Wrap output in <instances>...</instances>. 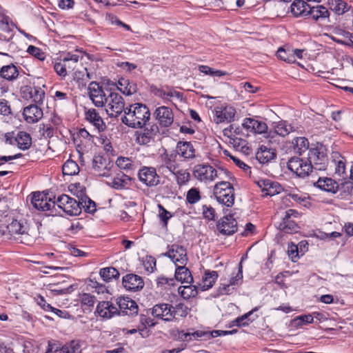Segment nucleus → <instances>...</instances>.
Segmentation results:
<instances>
[{
    "label": "nucleus",
    "instance_id": "obj_1",
    "mask_svg": "<svg viewBox=\"0 0 353 353\" xmlns=\"http://www.w3.org/2000/svg\"><path fill=\"white\" fill-rule=\"evenodd\" d=\"M150 117L149 108L142 103H134L126 108L122 122L128 127L142 128L146 125Z\"/></svg>",
    "mask_w": 353,
    "mask_h": 353
},
{
    "label": "nucleus",
    "instance_id": "obj_2",
    "mask_svg": "<svg viewBox=\"0 0 353 353\" xmlns=\"http://www.w3.org/2000/svg\"><path fill=\"white\" fill-rule=\"evenodd\" d=\"M326 148L322 145L317 143L314 148L308 150L307 162L312 165V171L325 170L328 165V158Z\"/></svg>",
    "mask_w": 353,
    "mask_h": 353
},
{
    "label": "nucleus",
    "instance_id": "obj_3",
    "mask_svg": "<svg viewBox=\"0 0 353 353\" xmlns=\"http://www.w3.org/2000/svg\"><path fill=\"white\" fill-rule=\"evenodd\" d=\"M227 170L219 168L216 170L213 166L209 164H199L194 166L193 170V176L198 181L201 182L213 181L215 179H221L223 174H228Z\"/></svg>",
    "mask_w": 353,
    "mask_h": 353
},
{
    "label": "nucleus",
    "instance_id": "obj_4",
    "mask_svg": "<svg viewBox=\"0 0 353 353\" xmlns=\"http://www.w3.org/2000/svg\"><path fill=\"white\" fill-rule=\"evenodd\" d=\"M214 194L220 203L231 207L234 202V189L228 181H220L214 187Z\"/></svg>",
    "mask_w": 353,
    "mask_h": 353
},
{
    "label": "nucleus",
    "instance_id": "obj_5",
    "mask_svg": "<svg viewBox=\"0 0 353 353\" xmlns=\"http://www.w3.org/2000/svg\"><path fill=\"white\" fill-rule=\"evenodd\" d=\"M55 208L57 207L61 210L66 214L70 216H77L81 212V207L79 205V200L62 194L54 200Z\"/></svg>",
    "mask_w": 353,
    "mask_h": 353
},
{
    "label": "nucleus",
    "instance_id": "obj_6",
    "mask_svg": "<svg viewBox=\"0 0 353 353\" xmlns=\"http://www.w3.org/2000/svg\"><path fill=\"white\" fill-rule=\"evenodd\" d=\"M31 203L34 208L39 211L49 212V214L55 215L59 212L55 208L54 201H52L48 194L40 192H34L31 199Z\"/></svg>",
    "mask_w": 353,
    "mask_h": 353
},
{
    "label": "nucleus",
    "instance_id": "obj_7",
    "mask_svg": "<svg viewBox=\"0 0 353 353\" xmlns=\"http://www.w3.org/2000/svg\"><path fill=\"white\" fill-rule=\"evenodd\" d=\"M108 91L110 93L106 97L105 103V104H107V114L110 117H117L125 110L123 98L117 92H110V90Z\"/></svg>",
    "mask_w": 353,
    "mask_h": 353
},
{
    "label": "nucleus",
    "instance_id": "obj_8",
    "mask_svg": "<svg viewBox=\"0 0 353 353\" xmlns=\"http://www.w3.org/2000/svg\"><path fill=\"white\" fill-rule=\"evenodd\" d=\"M288 168L299 178H305L312 173V165L307 159L298 157H291L288 161Z\"/></svg>",
    "mask_w": 353,
    "mask_h": 353
},
{
    "label": "nucleus",
    "instance_id": "obj_9",
    "mask_svg": "<svg viewBox=\"0 0 353 353\" xmlns=\"http://www.w3.org/2000/svg\"><path fill=\"white\" fill-rule=\"evenodd\" d=\"M300 215V213L296 210L289 209L286 210L278 228L285 233H296L300 227L296 223L294 219L299 218Z\"/></svg>",
    "mask_w": 353,
    "mask_h": 353
},
{
    "label": "nucleus",
    "instance_id": "obj_10",
    "mask_svg": "<svg viewBox=\"0 0 353 353\" xmlns=\"http://www.w3.org/2000/svg\"><path fill=\"white\" fill-rule=\"evenodd\" d=\"M139 179L148 187L157 186L160 183V176L153 167H143L138 172Z\"/></svg>",
    "mask_w": 353,
    "mask_h": 353
},
{
    "label": "nucleus",
    "instance_id": "obj_11",
    "mask_svg": "<svg viewBox=\"0 0 353 353\" xmlns=\"http://www.w3.org/2000/svg\"><path fill=\"white\" fill-rule=\"evenodd\" d=\"M216 229L221 234L232 235L238 230L237 221L232 214H227L217 222Z\"/></svg>",
    "mask_w": 353,
    "mask_h": 353
},
{
    "label": "nucleus",
    "instance_id": "obj_12",
    "mask_svg": "<svg viewBox=\"0 0 353 353\" xmlns=\"http://www.w3.org/2000/svg\"><path fill=\"white\" fill-rule=\"evenodd\" d=\"M164 255L170 258L174 263L175 265L187 264L188 260L186 249L178 244L170 245L168 251Z\"/></svg>",
    "mask_w": 353,
    "mask_h": 353
},
{
    "label": "nucleus",
    "instance_id": "obj_13",
    "mask_svg": "<svg viewBox=\"0 0 353 353\" xmlns=\"http://www.w3.org/2000/svg\"><path fill=\"white\" fill-rule=\"evenodd\" d=\"M113 163L101 155L94 156L92 160V169L99 176L108 177L111 175Z\"/></svg>",
    "mask_w": 353,
    "mask_h": 353
},
{
    "label": "nucleus",
    "instance_id": "obj_14",
    "mask_svg": "<svg viewBox=\"0 0 353 353\" xmlns=\"http://www.w3.org/2000/svg\"><path fill=\"white\" fill-rule=\"evenodd\" d=\"M153 114L159 125L163 128H168L174 122V114L169 107L160 106L155 110Z\"/></svg>",
    "mask_w": 353,
    "mask_h": 353
},
{
    "label": "nucleus",
    "instance_id": "obj_15",
    "mask_svg": "<svg viewBox=\"0 0 353 353\" xmlns=\"http://www.w3.org/2000/svg\"><path fill=\"white\" fill-rule=\"evenodd\" d=\"M89 96L97 107H103L105 103L106 94L99 83L93 81L88 85Z\"/></svg>",
    "mask_w": 353,
    "mask_h": 353
},
{
    "label": "nucleus",
    "instance_id": "obj_16",
    "mask_svg": "<svg viewBox=\"0 0 353 353\" xmlns=\"http://www.w3.org/2000/svg\"><path fill=\"white\" fill-rule=\"evenodd\" d=\"M173 306L172 305L159 303L153 306L152 314L154 317L165 321H171L175 319V313H173Z\"/></svg>",
    "mask_w": 353,
    "mask_h": 353
},
{
    "label": "nucleus",
    "instance_id": "obj_17",
    "mask_svg": "<svg viewBox=\"0 0 353 353\" xmlns=\"http://www.w3.org/2000/svg\"><path fill=\"white\" fill-rule=\"evenodd\" d=\"M117 304L119 305V314L128 316L137 315L139 307L137 303L129 297H119L117 299Z\"/></svg>",
    "mask_w": 353,
    "mask_h": 353
},
{
    "label": "nucleus",
    "instance_id": "obj_18",
    "mask_svg": "<svg viewBox=\"0 0 353 353\" xmlns=\"http://www.w3.org/2000/svg\"><path fill=\"white\" fill-rule=\"evenodd\" d=\"M14 27L8 16L0 15V41H10L14 37Z\"/></svg>",
    "mask_w": 353,
    "mask_h": 353
},
{
    "label": "nucleus",
    "instance_id": "obj_19",
    "mask_svg": "<svg viewBox=\"0 0 353 353\" xmlns=\"http://www.w3.org/2000/svg\"><path fill=\"white\" fill-rule=\"evenodd\" d=\"M236 110L231 106H217L214 110V121L216 123L231 122L234 120Z\"/></svg>",
    "mask_w": 353,
    "mask_h": 353
},
{
    "label": "nucleus",
    "instance_id": "obj_20",
    "mask_svg": "<svg viewBox=\"0 0 353 353\" xmlns=\"http://www.w3.org/2000/svg\"><path fill=\"white\" fill-rule=\"evenodd\" d=\"M242 127L246 130L248 133L263 134L268 130V125L264 121L254 118H245L242 123Z\"/></svg>",
    "mask_w": 353,
    "mask_h": 353
},
{
    "label": "nucleus",
    "instance_id": "obj_21",
    "mask_svg": "<svg viewBox=\"0 0 353 353\" xmlns=\"http://www.w3.org/2000/svg\"><path fill=\"white\" fill-rule=\"evenodd\" d=\"M257 185L261 189L263 196H274L279 194L283 190L281 185L270 179H261L257 181Z\"/></svg>",
    "mask_w": 353,
    "mask_h": 353
},
{
    "label": "nucleus",
    "instance_id": "obj_22",
    "mask_svg": "<svg viewBox=\"0 0 353 353\" xmlns=\"http://www.w3.org/2000/svg\"><path fill=\"white\" fill-rule=\"evenodd\" d=\"M123 287L130 291H139L141 290L144 286V282L143 279L134 274H128L123 277Z\"/></svg>",
    "mask_w": 353,
    "mask_h": 353
},
{
    "label": "nucleus",
    "instance_id": "obj_23",
    "mask_svg": "<svg viewBox=\"0 0 353 353\" xmlns=\"http://www.w3.org/2000/svg\"><path fill=\"white\" fill-rule=\"evenodd\" d=\"M96 312L103 319H110L119 314L118 308L110 301L99 302L97 306Z\"/></svg>",
    "mask_w": 353,
    "mask_h": 353
},
{
    "label": "nucleus",
    "instance_id": "obj_24",
    "mask_svg": "<svg viewBox=\"0 0 353 353\" xmlns=\"http://www.w3.org/2000/svg\"><path fill=\"white\" fill-rule=\"evenodd\" d=\"M85 119L91 123L99 132H103L106 128V125L98 111L91 108L85 111Z\"/></svg>",
    "mask_w": 353,
    "mask_h": 353
},
{
    "label": "nucleus",
    "instance_id": "obj_25",
    "mask_svg": "<svg viewBox=\"0 0 353 353\" xmlns=\"http://www.w3.org/2000/svg\"><path fill=\"white\" fill-rule=\"evenodd\" d=\"M38 104H32L23 109V115L25 120L29 123L39 121L43 117V110Z\"/></svg>",
    "mask_w": 353,
    "mask_h": 353
},
{
    "label": "nucleus",
    "instance_id": "obj_26",
    "mask_svg": "<svg viewBox=\"0 0 353 353\" xmlns=\"http://www.w3.org/2000/svg\"><path fill=\"white\" fill-rule=\"evenodd\" d=\"M159 132V127L156 124L145 128L143 131L137 134V141L139 144L147 145L154 139L155 135Z\"/></svg>",
    "mask_w": 353,
    "mask_h": 353
},
{
    "label": "nucleus",
    "instance_id": "obj_27",
    "mask_svg": "<svg viewBox=\"0 0 353 353\" xmlns=\"http://www.w3.org/2000/svg\"><path fill=\"white\" fill-rule=\"evenodd\" d=\"M308 16L315 21L329 22L330 12L327 8L323 6L310 7L307 12Z\"/></svg>",
    "mask_w": 353,
    "mask_h": 353
},
{
    "label": "nucleus",
    "instance_id": "obj_28",
    "mask_svg": "<svg viewBox=\"0 0 353 353\" xmlns=\"http://www.w3.org/2000/svg\"><path fill=\"white\" fill-rule=\"evenodd\" d=\"M23 94H28L29 97L35 104L42 105L45 98V91L39 86H25Z\"/></svg>",
    "mask_w": 353,
    "mask_h": 353
},
{
    "label": "nucleus",
    "instance_id": "obj_29",
    "mask_svg": "<svg viewBox=\"0 0 353 353\" xmlns=\"http://www.w3.org/2000/svg\"><path fill=\"white\" fill-rule=\"evenodd\" d=\"M176 154L184 159H193L195 157V150L190 142L179 141L176 148Z\"/></svg>",
    "mask_w": 353,
    "mask_h": 353
},
{
    "label": "nucleus",
    "instance_id": "obj_30",
    "mask_svg": "<svg viewBox=\"0 0 353 353\" xmlns=\"http://www.w3.org/2000/svg\"><path fill=\"white\" fill-rule=\"evenodd\" d=\"M276 154L275 150L269 148L265 145H261L256 153V159L260 163H268L275 159Z\"/></svg>",
    "mask_w": 353,
    "mask_h": 353
},
{
    "label": "nucleus",
    "instance_id": "obj_31",
    "mask_svg": "<svg viewBox=\"0 0 353 353\" xmlns=\"http://www.w3.org/2000/svg\"><path fill=\"white\" fill-rule=\"evenodd\" d=\"M186 264L177 265L174 279L176 281H181V283H192L193 282V277L188 268L185 267Z\"/></svg>",
    "mask_w": 353,
    "mask_h": 353
},
{
    "label": "nucleus",
    "instance_id": "obj_32",
    "mask_svg": "<svg viewBox=\"0 0 353 353\" xmlns=\"http://www.w3.org/2000/svg\"><path fill=\"white\" fill-rule=\"evenodd\" d=\"M218 279V274L216 271L205 270L202 282L199 283L201 291L208 290L211 288Z\"/></svg>",
    "mask_w": 353,
    "mask_h": 353
},
{
    "label": "nucleus",
    "instance_id": "obj_33",
    "mask_svg": "<svg viewBox=\"0 0 353 353\" xmlns=\"http://www.w3.org/2000/svg\"><path fill=\"white\" fill-rule=\"evenodd\" d=\"M310 7L303 0H295L291 5V12L295 17L308 16Z\"/></svg>",
    "mask_w": 353,
    "mask_h": 353
},
{
    "label": "nucleus",
    "instance_id": "obj_34",
    "mask_svg": "<svg viewBox=\"0 0 353 353\" xmlns=\"http://www.w3.org/2000/svg\"><path fill=\"white\" fill-rule=\"evenodd\" d=\"M315 185L324 191L337 193V182L332 178H319L315 183Z\"/></svg>",
    "mask_w": 353,
    "mask_h": 353
},
{
    "label": "nucleus",
    "instance_id": "obj_35",
    "mask_svg": "<svg viewBox=\"0 0 353 353\" xmlns=\"http://www.w3.org/2000/svg\"><path fill=\"white\" fill-rule=\"evenodd\" d=\"M131 177L120 172L113 178L111 186L117 190L125 189L131 184Z\"/></svg>",
    "mask_w": 353,
    "mask_h": 353
},
{
    "label": "nucleus",
    "instance_id": "obj_36",
    "mask_svg": "<svg viewBox=\"0 0 353 353\" xmlns=\"http://www.w3.org/2000/svg\"><path fill=\"white\" fill-rule=\"evenodd\" d=\"M7 229L9 232V233L11 235L14 234H19L23 236V239L25 241H26L28 234L27 230V227L24 225L20 221H18L17 220L12 221L8 226Z\"/></svg>",
    "mask_w": 353,
    "mask_h": 353
},
{
    "label": "nucleus",
    "instance_id": "obj_37",
    "mask_svg": "<svg viewBox=\"0 0 353 353\" xmlns=\"http://www.w3.org/2000/svg\"><path fill=\"white\" fill-rule=\"evenodd\" d=\"M337 192L341 199H346L353 194V181L351 179L337 182Z\"/></svg>",
    "mask_w": 353,
    "mask_h": 353
},
{
    "label": "nucleus",
    "instance_id": "obj_38",
    "mask_svg": "<svg viewBox=\"0 0 353 353\" xmlns=\"http://www.w3.org/2000/svg\"><path fill=\"white\" fill-rule=\"evenodd\" d=\"M16 143L19 149L28 150L32 145V137L29 133L19 131L16 135Z\"/></svg>",
    "mask_w": 353,
    "mask_h": 353
},
{
    "label": "nucleus",
    "instance_id": "obj_39",
    "mask_svg": "<svg viewBox=\"0 0 353 353\" xmlns=\"http://www.w3.org/2000/svg\"><path fill=\"white\" fill-rule=\"evenodd\" d=\"M291 145L294 152L299 155L309 149V141L303 137L294 138L291 141Z\"/></svg>",
    "mask_w": 353,
    "mask_h": 353
},
{
    "label": "nucleus",
    "instance_id": "obj_40",
    "mask_svg": "<svg viewBox=\"0 0 353 353\" xmlns=\"http://www.w3.org/2000/svg\"><path fill=\"white\" fill-rule=\"evenodd\" d=\"M17 68L12 63L4 65L0 69V77L8 81H13L19 76Z\"/></svg>",
    "mask_w": 353,
    "mask_h": 353
},
{
    "label": "nucleus",
    "instance_id": "obj_41",
    "mask_svg": "<svg viewBox=\"0 0 353 353\" xmlns=\"http://www.w3.org/2000/svg\"><path fill=\"white\" fill-rule=\"evenodd\" d=\"M199 285H191L180 286L178 288V292L184 299H190L192 297H195L199 293Z\"/></svg>",
    "mask_w": 353,
    "mask_h": 353
},
{
    "label": "nucleus",
    "instance_id": "obj_42",
    "mask_svg": "<svg viewBox=\"0 0 353 353\" xmlns=\"http://www.w3.org/2000/svg\"><path fill=\"white\" fill-rule=\"evenodd\" d=\"M78 164L73 160H67L62 166V172L63 176H74L79 172Z\"/></svg>",
    "mask_w": 353,
    "mask_h": 353
},
{
    "label": "nucleus",
    "instance_id": "obj_43",
    "mask_svg": "<svg viewBox=\"0 0 353 353\" xmlns=\"http://www.w3.org/2000/svg\"><path fill=\"white\" fill-rule=\"evenodd\" d=\"M275 133L281 136L285 137L290 132L295 131L294 126L288 123L285 121H281L276 123L274 127Z\"/></svg>",
    "mask_w": 353,
    "mask_h": 353
},
{
    "label": "nucleus",
    "instance_id": "obj_44",
    "mask_svg": "<svg viewBox=\"0 0 353 353\" xmlns=\"http://www.w3.org/2000/svg\"><path fill=\"white\" fill-rule=\"evenodd\" d=\"M99 274L105 282H110L113 279H118L120 275L119 271L113 267L101 269Z\"/></svg>",
    "mask_w": 353,
    "mask_h": 353
},
{
    "label": "nucleus",
    "instance_id": "obj_45",
    "mask_svg": "<svg viewBox=\"0 0 353 353\" xmlns=\"http://www.w3.org/2000/svg\"><path fill=\"white\" fill-rule=\"evenodd\" d=\"M176 154H164L163 156V165L170 172H176L179 165L176 161Z\"/></svg>",
    "mask_w": 353,
    "mask_h": 353
},
{
    "label": "nucleus",
    "instance_id": "obj_46",
    "mask_svg": "<svg viewBox=\"0 0 353 353\" xmlns=\"http://www.w3.org/2000/svg\"><path fill=\"white\" fill-rule=\"evenodd\" d=\"M79 60V56L76 54L68 52L62 59L63 63H65V68L68 71H73Z\"/></svg>",
    "mask_w": 353,
    "mask_h": 353
},
{
    "label": "nucleus",
    "instance_id": "obj_47",
    "mask_svg": "<svg viewBox=\"0 0 353 353\" xmlns=\"http://www.w3.org/2000/svg\"><path fill=\"white\" fill-rule=\"evenodd\" d=\"M333 157L336 165L335 174H337L339 176L345 174V159L338 152L334 153Z\"/></svg>",
    "mask_w": 353,
    "mask_h": 353
},
{
    "label": "nucleus",
    "instance_id": "obj_48",
    "mask_svg": "<svg viewBox=\"0 0 353 353\" xmlns=\"http://www.w3.org/2000/svg\"><path fill=\"white\" fill-rule=\"evenodd\" d=\"M79 202L80 207H81V209L83 208L85 212L94 213L97 210L95 203L85 194L81 196Z\"/></svg>",
    "mask_w": 353,
    "mask_h": 353
},
{
    "label": "nucleus",
    "instance_id": "obj_49",
    "mask_svg": "<svg viewBox=\"0 0 353 353\" xmlns=\"http://www.w3.org/2000/svg\"><path fill=\"white\" fill-rule=\"evenodd\" d=\"M259 310V307H255L252 310L248 312V313L237 317L236 319L233 320L232 321V325H236L238 327L241 326H247L249 325L250 320L248 319V317L252 315L254 312L257 311ZM253 320L251 321V322Z\"/></svg>",
    "mask_w": 353,
    "mask_h": 353
},
{
    "label": "nucleus",
    "instance_id": "obj_50",
    "mask_svg": "<svg viewBox=\"0 0 353 353\" xmlns=\"http://www.w3.org/2000/svg\"><path fill=\"white\" fill-rule=\"evenodd\" d=\"M331 9L336 14L341 15L348 11L350 7L343 0H333L331 3Z\"/></svg>",
    "mask_w": 353,
    "mask_h": 353
},
{
    "label": "nucleus",
    "instance_id": "obj_51",
    "mask_svg": "<svg viewBox=\"0 0 353 353\" xmlns=\"http://www.w3.org/2000/svg\"><path fill=\"white\" fill-rule=\"evenodd\" d=\"M201 199V192L198 188H192L186 193L185 200L189 204L194 205Z\"/></svg>",
    "mask_w": 353,
    "mask_h": 353
},
{
    "label": "nucleus",
    "instance_id": "obj_52",
    "mask_svg": "<svg viewBox=\"0 0 353 353\" xmlns=\"http://www.w3.org/2000/svg\"><path fill=\"white\" fill-rule=\"evenodd\" d=\"M172 174H174L176 183L179 186L186 184L190 181V174L186 170H179L178 168Z\"/></svg>",
    "mask_w": 353,
    "mask_h": 353
},
{
    "label": "nucleus",
    "instance_id": "obj_53",
    "mask_svg": "<svg viewBox=\"0 0 353 353\" xmlns=\"http://www.w3.org/2000/svg\"><path fill=\"white\" fill-rule=\"evenodd\" d=\"M157 284L159 288L167 290L168 289V287H172L176 285V280L174 278H167L161 276L157 278Z\"/></svg>",
    "mask_w": 353,
    "mask_h": 353
},
{
    "label": "nucleus",
    "instance_id": "obj_54",
    "mask_svg": "<svg viewBox=\"0 0 353 353\" xmlns=\"http://www.w3.org/2000/svg\"><path fill=\"white\" fill-rule=\"evenodd\" d=\"M139 323L142 327H140V326L138 327L139 332H145L147 326L154 327L157 324V322L152 319L143 314L139 316Z\"/></svg>",
    "mask_w": 353,
    "mask_h": 353
},
{
    "label": "nucleus",
    "instance_id": "obj_55",
    "mask_svg": "<svg viewBox=\"0 0 353 353\" xmlns=\"http://www.w3.org/2000/svg\"><path fill=\"white\" fill-rule=\"evenodd\" d=\"M63 346L59 341L49 340L45 353H61Z\"/></svg>",
    "mask_w": 353,
    "mask_h": 353
},
{
    "label": "nucleus",
    "instance_id": "obj_56",
    "mask_svg": "<svg viewBox=\"0 0 353 353\" xmlns=\"http://www.w3.org/2000/svg\"><path fill=\"white\" fill-rule=\"evenodd\" d=\"M276 54L277 57L284 61L288 63H292L295 61L294 57L291 54V50H286L283 48H280L277 50Z\"/></svg>",
    "mask_w": 353,
    "mask_h": 353
},
{
    "label": "nucleus",
    "instance_id": "obj_57",
    "mask_svg": "<svg viewBox=\"0 0 353 353\" xmlns=\"http://www.w3.org/2000/svg\"><path fill=\"white\" fill-rule=\"evenodd\" d=\"M68 189L71 193L77 196L79 200L81 199V196H83L85 194V188L83 185H81L79 183L70 184L68 186Z\"/></svg>",
    "mask_w": 353,
    "mask_h": 353
},
{
    "label": "nucleus",
    "instance_id": "obj_58",
    "mask_svg": "<svg viewBox=\"0 0 353 353\" xmlns=\"http://www.w3.org/2000/svg\"><path fill=\"white\" fill-rule=\"evenodd\" d=\"M159 218L160 221L163 223V227L167 228L168 220L172 216V214H171V212H170L165 208H164L161 205H159Z\"/></svg>",
    "mask_w": 353,
    "mask_h": 353
},
{
    "label": "nucleus",
    "instance_id": "obj_59",
    "mask_svg": "<svg viewBox=\"0 0 353 353\" xmlns=\"http://www.w3.org/2000/svg\"><path fill=\"white\" fill-rule=\"evenodd\" d=\"M74 80L77 81L79 86H86L88 79H85V68L82 70H77L74 73Z\"/></svg>",
    "mask_w": 353,
    "mask_h": 353
},
{
    "label": "nucleus",
    "instance_id": "obj_60",
    "mask_svg": "<svg viewBox=\"0 0 353 353\" xmlns=\"http://www.w3.org/2000/svg\"><path fill=\"white\" fill-rule=\"evenodd\" d=\"M173 313H175V317L176 316L180 317H185L190 311L188 307L181 303L176 304L175 307L173 306Z\"/></svg>",
    "mask_w": 353,
    "mask_h": 353
},
{
    "label": "nucleus",
    "instance_id": "obj_61",
    "mask_svg": "<svg viewBox=\"0 0 353 353\" xmlns=\"http://www.w3.org/2000/svg\"><path fill=\"white\" fill-rule=\"evenodd\" d=\"M116 164L120 169L123 170H130L133 167L132 161L130 159L123 157L117 158Z\"/></svg>",
    "mask_w": 353,
    "mask_h": 353
},
{
    "label": "nucleus",
    "instance_id": "obj_62",
    "mask_svg": "<svg viewBox=\"0 0 353 353\" xmlns=\"http://www.w3.org/2000/svg\"><path fill=\"white\" fill-rule=\"evenodd\" d=\"M0 114L3 116L12 115L10 103L5 99H0Z\"/></svg>",
    "mask_w": 353,
    "mask_h": 353
},
{
    "label": "nucleus",
    "instance_id": "obj_63",
    "mask_svg": "<svg viewBox=\"0 0 353 353\" xmlns=\"http://www.w3.org/2000/svg\"><path fill=\"white\" fill-rule=\"evenodd\" d=\"M27 52L39 60L43 61L46 58L45 53L41 49L34 46H29Z\"/></svg>",
    "mask_w": 353,
    "mask_h": 353
},
{
    "label": "nucleus",
    "instance_id": "obj_64",
    "mask_svg": "<svg viewBox=\"0 0 353 353\" xmlns=\"http://www.w3.org/2000/svg\"><path fill=\"white\" fill-rule=\"evenodd\" d=\"M81 304L84 305H87L88 307L93 306L96 301V298L94 296L88 294L83 293L80 297Z\"/></svg>",
    "mask_w": 353,
    "mask_h": 353
}]
</instances>
